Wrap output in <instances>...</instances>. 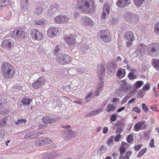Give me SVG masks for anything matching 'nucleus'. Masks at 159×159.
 I'll return each mask as SVG.
<instances>
[{"mask_svg":"<svg viewBox=\"0 0 159 159\" xmlns=\"http://www.w3.org/2000/svg\"><path fill=\"white\" fill-rule=\"evenodd\" d=\"M77 6L82 12L91 13L95 10L94 0H79Z\"/></svg>","mask_w":159,"mask_h":159,"instance_id":"f257e3e1","label":"nucleus"},{"mask_svg":"<svg viewBox=\"0 0 159 159\" xmlns=\"http://www.w3.org/2000/svg\"><path fill=\"white\" fill-rule=\"evenodd\" d=\"M2 75L6 79L12 78L15 73V70L13 66L7 62H3L1 66Z\"/></svg>","mask_w":159,"mask_h":159,"instance_id":"f03ea898","label":"nucleus"},{"mask_svg":"<svg viewBox=\"0 0 159 159\" xmlns=\"http://www.w3.org/2000/svg\"><path fill=\"white\" fill-rule=\"evenodd\" d=\"M125 20L130 23L136 24L139 21V18L138 15L131 12L127 11L124 15Z\"/></svg>","mask_w":159,"mask_h":159,"instance_id":"7ed1b4c3","label":"nucleus"},{"mask_svg":"<svg viewBox=\"0 0 159 159\" xmlns=\"http://www.w3.org/2000/svg\"><path fill=\"white\" fill-rule=\"evenodd\" d=\"M159 50V43H153L149 45L147 48V52L149 55L151 56H157Z\"/></svg>","mask_w":159,"mask_h":159,"instance_id":"20e7f679","label":"nucleus"},{"mask_svg":"<svg viewBox=\"0 0 159 159\" xmlns=\"http://www.w3.org/2000/svg\"><path fill=\"white\" fill-rule=\"evenodd\" d=\"M98 36L105 43L111 41L109 32L107 30H100L98 33Z\"/></svg>","mask_w":159,"mask_h":159,"instance_id":"39448f33","label":"nucleus"},{"mask_svg":"<svg viewBox=\"0 0 159 159\" xmlns=\"http://www.w3.org/2000/svg\"><path fill=\"white\" fill-rule=\"evenodd\" d=\"M57 60L59 64L63 65L69 63L70 57L67 54H60L57 57Z\"/></svg>","mask_w":159,"mask_h":159,"instance_id":"423d86ee","label":"nucleus"},{"mask_svg":"<svg viewBox=\"0 0 159 159\" xmlns=\"http://www.w3.org/2000/svg\"><path fill=\"white\" fill-rule=\"evenodd\" d=\"M70 19V16H69L59 15L55 18L54 21L57 24L65 23L67 22Z\"/></svg>","mask_w":159,"mask_h":159,"instance_id":"0eeeda50","label":"nucleus"},{"mask_svg":"<svg viewBox=\"0 0 159 159\" xmlns=\"http://www.w3.org/2000/svg\"><path fill=\"white\" fill-rule=\"evenodd\" d=\"M30 34L31 37L34 39L39 40L43 37V35L41 33L36 29H32L30 30Z\"/></svg>","mask_w":159,"mask_h":159,"instance_id":"6e6552de","label":"nucleus"},{"mask_svg":"<svg viewBox=\"0 0 159 159\" xmlns=\"http://www.w3.org/2000/svg\"><path fill=\"white\" fill-rule=\"evenodd\" d=\"M102 13L101 15V18L105 19L110 12V4L109 3H105L104 4L102 8Z\"/></svg>","mask_w":159,"mask_h":159,"instance_id":"1a4fd4ad","label":"nucleus"},{"mask_svg":"<svg viewBox=\"0 0 159 159\" xmlns=\"http://www.w3.org/2000/svg\"><path fill=\"white\" fill-rule=\"evenodd\" d=\"M44 83L45 81L43 79L40 77L32 84V87L34 89H36L41 88Z\"/></svg>","mask_w":159,"mask_h":159,"instance_id":"9d476101","label":"nucleus"},{"mask_svg":"<svg viewBox=\"0 0 159 159\" xmlns=\"http://www.w3.org/2000/svg\"><path fill=\"white\" fill-rule=\"evenodd\" d=\"M13 45L12 41L11 39L5 40L2 43V46L4 49H8L11 48Z\"/></svg>","mask_w":159,"mask_h":159,"instance_id":"9b49d317","label":"nucleus"},{"mask_svg":"<svg viewBox=\"0 0 159 159\" xmlns=\"http://www.w3.org/2000/svg\"><path fill=\"white\" fill-rule=\"evenodd\" d=\"M59 5L57 3L52 4L51 5L50 9L47 12L49 13V16H51L53 13L59 11Z\"/></svg>","mask_w":159,"mask_h":159,"instance_id":"f8f14e48","label":"nucleus"},{"mask_svg":"<svg viewBox=\"0 0 159 159\" xmlns=\"http://www.w3.org/2000/svg\"><path fill=\"white\" fill-rule=\"evenodd\" d=\"M80 21L83 25L86 26L91 25L93 24V22L89 18L85 16L82 17Z\"/></svg>","mask_w":159,"mask_h":159,"instance_id":"ddd939ff","label":"nucleus"},{"mask_svg":"<svg viewBox=\"0 0 159 159\" xmlns=\"http://www.w3.org/2000/svg\"><path fill=\"white\" fill-rule=\"evenodd\" d=\"M57 31V28L51 27L48 29L47 31V34L49 37L53 38L56 36V33Z\"/></svg>","mask_w":159,"mask_h":159,"instance_id":"4468645a","label":"nucleus"},{"mask_svg":"<svg viewBox=\"0 0 159 159\" xmlns=\"http://www.w3.org/2000/svg\"><path fill=\"white\" fill-rule=\"evenodd\" d=\"M104 87V82L102 78H100L98 81V84L96 88V90L95 92V94L96 96L99 95V92L102 90Z\"/></svg>","mask_w":159,"mask_h":159,"instance_id":"2eb2a0df","label":"nucleus"},{"mask_svg":"<svg viewBox=\"0 0 159 159\" xmlns=\"http://www.w3.org/2000/svg\"><path fill=\"white\" fill-rule=\"evenodd\" d=\"M130 3V0H118L116 4L119 7L122 8L129 6Z\"/></svg>","mask_w":159,"mask_h":159,"instance_id":"dca6fc26","label":"nucleus"},{"mask_svg":"<svg viewBox=\"0 0 159 159\" xmlns=\"http://www.w3.org/2000/svg\"><path fill=\"white\" fill-rule=\"evenodd\" d=\"M42 120L45 124L53 123L56 121V119L49 116H43L42 119Z\"/></svg>","mask_w":159,"mask_h":159,"instance_id":"f3484780","label":"nucleus"},{"mask_svg":"<svg viewBox=\"0 0 159 159\" xmlns=\"http://www.w3.org/2000/svg\"><path fill=\"white\" fill-rule=\"evenodd\" d=\"M16 30L14 31L15 33ZM16 39H20L25 37V32L21 29H19L16 30V34L15 35Z\"/></svg>","mask_w":159,"mask_h":159,"instance_id":"a211bd4d","label":"nucleus"},{"mask_svg":"<svg viewBox=\"0 0 159 159\" xmlns=\"http://www.w3.org/2000/svg\"><path fill=\"white\" fill-rule=\"evenodd\" d=\"M76 39L75 36L71 35L65 38V40L70 46L74 45L75 43Z\"/></svg>","mask_w":159,"mask_h":159,"instance_id":"6ab92c4d","label":"nucleus"},{"mask_svg":"<svg viewBox=\"0 0 159 159\" xmlns=\"http://www.w3.org/2000/svg\"><path fill=\"white\" fill-rule=\"evenodd\" d=\"M145 123L146 122L145 121H143L137 123L134 126L135 130L138 131L142 129H145L146 128Z\"/></svg>","mask_w":159,"mask_h":159,"instance_id":"aec40b11","label":"nucleus"},{"mask_svg":"<svg viewBox=\"0 0 159 159\" xmlns=\"http://www.w3.org/2000/svg\"><path fill=\"white\" fill-rule=\"evenodd\" d=\"M124 38L130 41H133L134 39V34L131 31L126 32L125 34Z\"/></svg>","mask_w":159,"mask_h":159,"instance_id":"412c9836","label":"nucleus"},{"mask_svg":"<svg viewBox=\"0 0 159 159\" xmlns=\"http://www.w3.org/2000/svg\"><path fill=\"white\" fill-rule=\"evenodd\" d=\"M89 49V46L87 43H84L81 45L80 47V52H81L82 55H85L86 52V50H88Z\"/></svg>","mask_w":159,"mask_h":159,"instance_id":"4be33fe9","label":"nucleus"},{"mask_svg":"<svg viewBox=\"0 0 159 159\" xmlns=\"http://www.w3.org/2000/svg\"><path fill=\"white\" fill-rule=\"evenodd\" d=\"M11 0H1L0 2V9H2L4 7L11 4Z\"/></svg>","mask_w":159,"mask_h":159,"instance_id":"5701e85b","label":"nucleus"},{"mask_svg":"<svg viewBox=\"0 0 159 159\" xmlns=\"http://www.w3.org/2000/svg\"><path fill=\"white\" fill-rule=\"evenodd\" d=\"M102 111V109H98L96 110L90 111L89 113L86 115V117H89L91 116L96 115Z\"/></svg>","mask_w":159,"mask_h":159,"instance_id":"b1692460","label":"nucleus"},{"mask_svg":"<svg viewBox=\"0 0 159 159\" xmlns=\"http://www.w3.org/2000/svg\"><path fill=\"white\" fill-rule=\"evenodd\" d=\"M32 100V99L30 98H25L22 100L21 102L24 106H29Z\"/></svg>","mask_w":159,"mask_h":159,"instance_id":"393cba45","label":"nucleus"},{"mask_svg":"<svg viewBox=\"0 0 159 159\" xmlns=\"http://www.w3.org/2000/svg\"><path fill=\"white\" fill-rule=\"evenodd\" d=\"M152 65L154 68L159 70V60L157 59H153L151 61Z\"/></svg>","mask_w":159,"mask_h":159,"instance_id":"a878e982","label":"nucleus"},{"mask_svg":"<svg viewBox=\"0 0 159 159\" xmlns=\"http://www.w3.org/2000/svg\"><path fill=\"white\" fill-rule=\"evenodd\" d=\"M120 89L124 92H128L130 89V87L126 83H123L120 87Z\"/></svg>","mask_w":159,"mask_h":159,"instance_id":"bb28decb","label":"nucleus"},{"mask_svg":"<svg viewBox=\"0 0 159 159\" xmlns=\"http://www.w3.org/2000/svg\"><path fill=\"white\" fill-rule=\"evenodd\" d=\"M43 8L41 6L36 8L34 10V15L37 16H39L42 12Z\"/></svg>","mask_w":159,"mask_h":159,"instance_id":"cd10ccee","label":"nucleus"},{"mask_svg":"<svg viewBox=\"0 0 159 159\" xmlns=\"http://www.w3.org/2000/svg\"><path fill=\"white\" fill-rule=\"evenodd\" d=\"M47 21L44 19H41L40 20H36L34 23V24L35 25H40L43 26L46 24Z\"/></svg>","mask_w":159,"mask_h":159,"instance_id":"c85d7f7f","label":"nucleus"},{"mask_svg":"<svg viewBox=\"0 0 159 159\" xmlns=\"http://www.w3.org/2000/svg\"><path fill=\"white\" fill-rule=\"evenodd\" d=\"M41 141L43 142V146L45 144H48L52 142L51 140L48 138H41Z\"/></svg>","mask_w":159,"mask_h":159,"instance_id":"c756f323","label":"nucleus"},{"mask_svg":"<svg viewBox=\"0 0 159 159\" xmlns=\"http://www.w3.org/2000/svg\"><path fill=\"white\" fill-rule=\"evenodd\" d=\"M146 49L145 45L143 44H140L139 45L138 50L141 53L144 52Z\"/></svg>","mask_w":159,"mask_h":159,"instance_id":"7c9ffc66","label":"nucleus"},{"mask_svg":"<svg viewBox=\"0 0 159 159\" xmlns=\"http://www.w3.org/2000/svg\"><path fill=\"white\" fill-rule=\"evenodd\" d=\"M115 107L114 105L109 104L107 106V111L108 112L111 111H114L115 110Z\"/></svg>","mask_w":159,"mask_h":159,"instance_id":"2f4dec72","label":"nucleus"},{"mask_svg":"<svg viewBox=\"0 0 159 159\" xmlns=\"http://www.w3.org/2000/svg\"><path fill=\"white\" fill-rule=\"evenodd\" d=\"M116 65V64L115 62H112L111 66L108 68V71L110 72L112 74L114 73L115 72L114 68Z\"/></svg>","mask_w":159,"mask_h":159,"instance_id":"473e14b6","label":"nucleus"},{"mask_svg":"<svg viewBox=\"0 0 159 159\" xmlns=\"http://www.w3.org/2000/svg\"><path fill=\"white\" fill-rule=\"evenodd\" d=\"M50 159L56 158L57 156L60 155L59 153L57 152L49 153Z\"/></svg>","mask_w":159,"mask_h":159,"instance_id":"72a5a7b5","label":"nucleus"},{"mask_svg":"<svg viewBox=\"0 0 159 159\" xmlns=\"http://www.w3.org/2000/svg\"><path fill=\"white\" fill-rule=\"evenodd\" d=\"M7 118L6 117L2 119L0 121V127H3L5 126L7 124Z\"/></svg>","mask_w":159,"mask_h":159,"instance_id":"f704fd0d","label":"nucleus"},{"mask_svg":"<svg viewBox=\"0 0 159 159\" xmlns=\"http://www.w3.org/2000/svg\"><path fill=\"white\" fill-rule=\"evenodd\" d=\"M145 0H134L135 5L138 7L141 6Z\"/></svg>","mask_w":159,"mask_h":159,"instance_id":"c9c22d12","label":"nucleus"},{"mask_svg":"<svg viewBox=\"0 0 159 159\" xmlns=\"http://www.w3.org/2000/svg\"><path fill=\"white\" fill-rule=\"evenodd\" d=\"M147 150V148H144L140 150L137 155V157L138 158L140 157L145 153Z\"/></svg>","mask_w":159,"mask_h":159,"instance_id":"e433bc0d","label":"nucleus"},{"mask_svg":"<svg viewBox=\"0 0 159 159\" xmlns=\"http://www.w3.org/2000/svg\"><path fill=\"white\" fill-rule=\"evenodd\" d=\"M93 94L92 92H89L88 95L84 98V101L86 102H88L92 98Z\"/></svg>","mask_w":159,"mask_h":159,"instance_id":"4c0bfd02","label":"nucleus"},{"mask_svg":"<svg viewBox=\"0 0 159 159\" xmlns=\"http://www.w3.org/2000/svg\"><path fill=\"white\" fill-rule=\"evenodd\" d=\"M31 133V139H33L37 137L38 136H39L40 134H42V133H40L39 132H32Z\"/></svg>","mask_w":159,"mask_h":159,"instance_id":"58836bf2","label":"nucleus"},{"mask_svg":"<svg viewBox=\"0 0 159 159\" xmlns=\"http://www.w3.org/2000/svg\"><path fill=\"white\" fill-rule=\"evenodd\" d=\"M143 82L142 81H137L134 84L137 89L140 88L143 84Z\"/></svg>","mask_w":159,"mask_h":159,"instance_id":"ea45409f","label":"nucleus"},{"mask_svg":"<svg viewBox=\"0 0 159 159\" xmlns=\"http://www.w3.org/2000/svg\"><path fill=\"white\" fill-rule=\"evenodd\" d=\"M43 142L41 141V138L36 140L34 142V144L36 146H43Z\"/></svg>","mask_w":159,"mask_h":159,"instance_id":"a19ab883","label":"nucleus"},{"mask_svg":"<svg viewBox=\"0 0 159 159\" xmlns=\"http://www.w3.org/2000/svg\"><path fill=\"white\" fill-rule=\"evenodd\" d=\"M117 127L121 128L124 126V123L122 121H118L116 124Z\"/></svg>","mask_w":159,"mask_h":159,"instance_id":"79ce46f5","label":"nucleus"},{"mask_svg":"<svg viewBox=\"0 0 159 159\" xmlns=\"http://www.w3.org/2000/svg\"><path fill=\"white\" fill-rule=\"evenodd\" d=\"M113 137H111L107 140V143L108 145L110 147L112 146V145H113Z\"/></svg>","mask_w":159,"mask_h":159,"instance_id":"37998d69","label":"nucleus"},{"mask_svg":"<svg viewBox=\"0 0 159 159\" xmlns=\"http://www.w3.org/2000/svg\"><path fill=\"white\" fill-rule=\"evenodd\" d=\"M154 32L156 34H159V22L157 23L155 26Z\"/></svg>","mask_w":159,"mask_h":159,"instance_id":"c03bdc74","label":"nucleus"},{"mask_svg":"<svg viewBox=\"0 0 159 159\" xmlns=\"http://www.w3.org/2000/svg\"><path fill=\"white\" fill-rule=\"evenodd\" d=\"M133 135L132 134H130L126 137L127 141L128 143H131L133 141Z\"/></svg>","mask_w":159,"mask_h":159,"instance_id":"a18cd8bd","label":"nucleus"},{"mask_svg":"<svg viewBox=\"0 0 159 159\" xmlns=\"http://www.w3.org/2000/svg\"><path fill=\"white\" fill-rule=\"evenodd\" d=\"M131 153L132 152L131 151L127 152L123 157L122 159H129V157Z\"/></svg>","mask_w":159,"mask_h":159,"instance_id":"49530a36","label":"nucleus"},{"mask_svg":"<svg viewBox=\"0 0 159 159\" xmlns=\"http://www.w3.org/2000/svg\"><path fill=\"white\" fill-rule=\"evenodd\" d=\"M107 149V147L105 145H102L99 148V150L102 153H104Z\"/></svg>","mask_w":159,"mask_h":159,"instance_id":"de8ad7c7","label":"nucleus"},{"mask_svg":"<svg viewBox=\"0 0 159 159\" xmlns=\"http://www.w3.org/2000/svg\"><path fill=\"white\" fill-rule=\"evenodd\" d=\"M98 72L99 74L103 75L105 72V70L103 67H101L100 69H98Z\"/></svg>","mask_w":159,"mask_h":159,"instance_id":"09e8293b","label":"nucleus"},{"mask_svg":"<svg viewBox=\"0 0 159 159\" xmlns=\"http://www.w3.org/2000/svg\"><path fill=\"white\" fill-rule=\"evenodd\" d=\"M123 91L120 89V88L117 89L116 92V97L120 96V95L122 94Z\"/></svg>","mask_w":159,"mask_h":159,"instance_id":"8fccbe9b","label":"nucleus"},{"mask_svg":"<svg viewBox=\"0 0 159 159\" xmlns=\"http://www.w3.org/2000/svg\"><path fill=\"white\" fill-rule=\"evenodd\" d=\"M128 76L129 79L130 80L134 79L136 78V76L131 72H130L129 73Z\"/></svg>","mask_w":159,"mask_h":159,"instance_id":"3c124183","label":"nucleus"},{"mask_svg":"<svg viewBox=\"0 0 159 159\" xmlns=\"http://www.w3.org/2000/svg\"><path fill=\"white\" fill-rule=\"evenodd\" d=\"M150 88V84L148 83L144 85L143 88V91H145L149 89Z\"/></svg>","mask_w":159,"mask_h":159,"instance_id":"603ef678","label":"nucleus"},{"mask_svg":"<svg viewBox=\"0 0 159 159\" xmlns=\"http://www.w3.org/2000/svg\"><path fill=\"white\" fill-rule=\"evenodd\" d=\"M43 159H50L49 153H47L44 154L43 155Z\"/></svg>","mask_w":159,"mask_h":159,"instance_id":"864d4df0","label":"nucleus"},{"mask_svg":"<svg viewBox=\"0 0 159 159\" xmlns=\"http://www.w3.org/2000/svg\"><path fill=\"white\" fill-rule=\"evenodd\" d=\"M142 147V145L138 144L136 146H134V149L136 151H138L140 149V148H141Z\"/></svg>","mask_w":159,"mask_h":159,"instance_id":"5fc2aeb1","label":"nucleus"},{"mask_svg":"<svg viewBox=\"0 0 159 159\" xmlns=\"http://www.w3.org/2000/svg\"><path fill=\"white\" fill-rule=\"evenodd\" d=\"M142 107L143 110H144L145 112H147L148 111V108L146 106V105L144 103H143Z\"/></svg>","mask_w":159,"mask_h":159,"instance_id":"6e6d98bb","label":"nucleus"},{"mask_svg":"<svg viewBox=\"0 0 159 159\" xmlns=\"http://www.w3.org/2000/svg\"><path fill=\"white\" fill-rule=\"evenodd\" d=\"M24 122V124H25L26 123V121L24 120L21 119V120H18V121L15 123L17 125L19 124L20 123Z\"/></svg>","mask_w":159,"mask_h":159,"instance_id":"4d7b16f0","label":"nucleus"},{"mask_svg":"<svg viewBox=\"0 0 159 159\" xmlns=\"http://www.w3.org/2000/svg\"><path fill=\"white\" fill-rule=\"evenodd\" d=\"M59 50L60 49L59 47L58 46H57L54 51V54L55 55H57L58 53Z\"/></svg>","mask_w":159,"mask_h":159,"instance_id":"13d9d810","label":"nucleus"},{"mask_svg":"<svg viewBox=\"0 0 159 159\" xmlns=\"http://www.w3.org/2000/svg\"><path fill=\"white\" fill-rule=\"evenodd\" d=\"M149 146L151 148L155 147V146L154 145V141L153 139H152L151 140L150 142L149 143Z\"/></svg>","mask_w":159,"mask_h":159,"instance_id":"bf43d9fd","label":"nucleus"},{"mask_svg":"<svg viewBox=\"0 0 159 159\" xmlns=\"http://www.w3.org/2000/svg\"><path fill=\"white\" fill-rule=\"evenodd\" d=\"M125 151V148L123 147H121L120 149V154L122 155L123 154Z\"/></svg>","mask_w":159,"mask_h":159,"instance_id":"052dcab7","label":"nucleus"},{"mask_svg":"<svg viewBox=\"0 0 159 159\" xmlns=\"http://www.w3.org/2000/svg\"><path fill=\"white\" fill-rule=\"evenodd\" d=\"M133 111L136 112L138 113H139L141 112V110L139 108L137 107H134L133 109Z\"/></svg>","mask_w":159,"mask_h":159,"instance_id":"680f3d73","label":"nucleus"},{"mask_svg":"<svg viewBox=\"0 0 159 159\" xmlns=\"http://www.w3.org/2000/svg\"><path fill=\"white\" fill-rule=\"evenodd\" d=\"M121 135L120 134H117L115 138V141H116V142H117L118 141L119 139L121 138Z\"/></svg>","mask_w":159,"mask_h":159,"instance_id":"e2e57ef3","label":"nucleus"},{"mask_svg":"<svg viewBox=\"0 0 159 159\" xmlns=\"http://www.w3.org/2000/svg\"><path fill=\"white\" fill-rule=\"evenodd\" d=\"M116 116L115 114H113L111 116L110 120L112 121H114L116 120Z\"/></svg>","mask_w":159,"mask_h":159,"instance_id":"0e129e2a","label":"nucleus"},{"mask_svg":"<svg viewBox=\"0 0 159 159\" xmlns=\"http://www.w3.org/2000/svg\"><path fill=\"white\" fill-rule=\"evenodd\" d=\"M31 133L30 132L25 134L24 136V138L25 139H31Z\"/></svg>","mask_w":159,"mask_h":159,"instance_id":"69168bd1","label":"nucleus"},{"mask_svg":"<svg viewBox=\"0 0 159 159\" xmlns=\"http://www.w3.org/2000/svg\"><path fill=\"white\" fill-rule=\"evenodd\" d=\"M122 74V72L121 69H119L117 72V75L118 77H120Z\"/></svg>","mask_w":159,"mask_h":159,"instance_id":"338daca9","label":"nucleus"},{"mask_svg":"<svg viewBox=\"0 0 159 159\" xmlns=\"http://www.w3.org/2000/svg\"><path fill=\"white\" fill-rule=\"evenodd\" d=\"M117 129H116L115 133H120L123 131V129L121 128L117 127Z\"/></svg>","mask_w":159,"mask_h":159,"instance_id":"774afa93","label":"nucleus"}]
</instances>
